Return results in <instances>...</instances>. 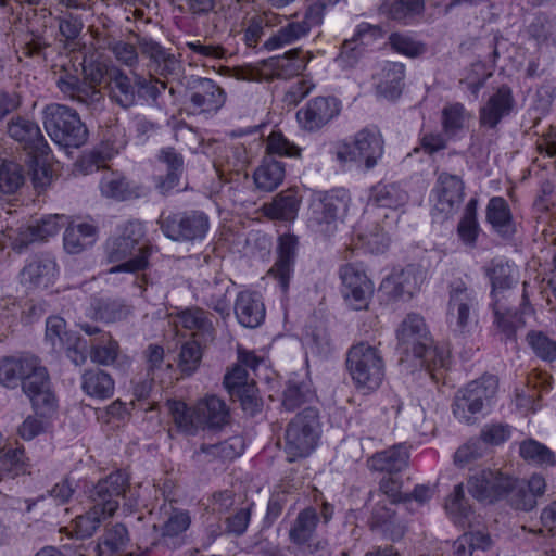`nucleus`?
Here are the masks:
<instances>
[{
	"mask_svg": "<svg viewBox=\"0 0 556 556\" xmlns=\"http://www.w3.org/2000/svg\"><path fill=\"white\" fill-rule=\"evenodd\" d=\"M34 415L26 417L17 428V434L24 441H31L36 437L46 433L52 426L58 404L54 393L51 391V404L36 406L30 403Z\"/></svg>",
	"mask_w": 556,
	"mask_h": 556,
	"instance_id": "4be33fe9",
	"label": "nucleus"
},
{
	"mask_svg": "<svg viewBox=\"0 0 556 556\" xmlns=\"http://www.w3.org/2000/svg\"><path fill=\"white\" fill-rule=\"evenodd\" d=\"M162 161L166 164L167 176L166 179L157 185L161 192L165 193L174 189L179 181V169L182 165L181 157L173 150H165L162 152Z\"/></svg>",
	"mask_w": 556,
	"mask_h": 556,
	"instance_id": "5fc2aeb1",
	"label": "nucleus"
},
{
	"mask_svg": "<svg viewBox=\"0 0 556 556\" xmlns=\"http://www.w3.org/2000/svg\"><path fill=\"white\" fill-rule=\"evenodd\" d=\"M511 430L507 425L491 424L483 427L481 438L484 443L498 445L509 439Z\"/></svg>",
	"mask_w": 556,
	"mask_h": 556,
	"instance_id": "0e129e2a",
	"label": "nucleus"
},
{
	"mask_svg": "<svg viewBox=\"0 0 556 556\" xmlns=\"http://www.w3.org/2000/svg\"><path fill=\"white\" fill-rule=\"evenodd\" d=\"M490 544V538L482 532L465 533L454 543V556H471L473 549H486Z\"/></svg>",
	"mask_w": 556,
	"mask_h": 556,
	"instance_id": "864d4df0",
	"label": "nucleus"
},
{
	"mask_svg": "<svg viewBox=\"0 0 556 556\" xmlns=\"http://www.w3.org/2000/svg\"><path fill=\"white\" fill-rule=\"evenodd\" d=\"M203 341L204 340L193 339L182 345L178 363L182 372L189 375L198 368L202 357L201 342Z\"/></svg>",
	"mask_w": 556,
	"mask_h": 556,
	"instance_id": "4d7b16f0",
	"label": "nucleus"
},
{
	"mask_svg": "<svg viewBox=\"0 0 556 556\" xmlns=\"http://www.w3.org/2000/svg\"><path fill=\"white\" fill-rule=\"evenodd\" d=\"M0 384L7 389H16L21 384L24 394L36 406L51 404V384L48 372L34 356L1 357Z\"/></svg>",
	"mask_w": 556,
	"mask_h": 556,
	"instance_id": "7ed1b4c3",
	"label": "nucleus"
},
{
	"mask_svg": "<svg viewBox=\"0 0 556 556\" xmlns=\"http://www.w3.org/2000/svg\"><path fill=\"white\" fill-rule=\"evenodd\" d=\"M422 7V0H386L382 4V9L396 20L419 13Z\"/></svg>",
	"mask_w": 556,
	"mask_h": 556,
	"instance_id": "bf43d9fd",
	"label": "nucleus"
},
{
	"mask_svg": "<svg viewBox=\"0 0 556 556\" xmlns=\"http://www.w3.org/2000/svg\"><path fill=\"white\" fill-rule=\"evenodd\" d=\"M101 193L106 198L125 200L131 195L128 184L117 173H105L100 182Z\"/></svg>",
	"mask_w": 556,
	"mask_h": 556,
	"instance_id": "603ef678",
	"label": "nucleus"
},
{
	"mask_svg": "<svg viewBox=\"0 0 556 556\" xmlns=\"http://www.w3.org/2000/svg\"><path fill=\"white\" fill-rule=\"evenodd\" d=\"M162 521L154 523L153 528L160 530L164 536H177L185 532L191 522V518L186 510L175 508L172 504H166L161 508Z\"/></svg>",
	"mask_w": 556,
	"mask_h": 556,
	"instance_id": "72a5a7b5",
	"label": "nucleus"
},
{
	"mask_svg": "<svg viewBox=\"0 0 556 556\" xmlns=\"http://www.w3.org/2000/svg\"><path fill=\"white\" fill-rule=\"evenodd\" d=\"M498 381L485 376L469 383L455 400L454 416L464 424H473L492 412L497 402Z\"/></svg>",
	"mask_w": 556,
	"mask_h": 556,
	"instance_id": "6e6552de",
	"label": "nucleus"
},
{
	"mask_svg": "<svg viewBox=\"0 0 556 556\" xmlns=\"http://www.w3.org/2000/svg\"><path fill=\"white\" fill-rule=\"evenodd\" d=\"M9 136L18 141L29 152L47 153L48 143L45 141L39 126L26 118L16 117L8 124Z\"/></svg>",
	"mask_w": 556,
	"mask_h": 556,
	"instance_id": "b1692460",
	"label": "nucleus"
},
{
	"mask_svg": "<svg viewBox=\"0 0 556 556\" xmlns=\"http://www.w3.org/2000/svg\"><path fill=\"white\" fill-rule=\"evenodd\" d=\"M56 276V263L48 256L30 261L21 274L23 282L40 288H46L53 283Z\"/></svg>",
	"mask_w": 556,
	"mask_h": 556,
	"instance_id": "c756f323",
	"label": "nucleus"
},
{
	"mask_svg": "<svg viewBox=\"0 0 556 556\" xmlns=\"http://www.w3.org/2000/svg\"><path fill=\"white\" fill-rule=\"evenodd\" d=\"M29 459L23 446L3 448L0 453V477L14 478L29 471Z\"/></svg>",
	"mask_w": 556,
	"mask_h": 556,
	"instance_id": "4c0bfd02",
	"label": "nucleus"
},
{
	"mask_svg": "<svg viewBox=\"0 0 556 556\" xmlns=\"http://www.w3.org/2000/svg\"><path fill=\"white\" fill-rule=\"evenodd\" d=\"M65 320L59 316H51L46 323V341L53 350L65 349L67 356L75 365L86 362L88 343L86 340L68 333L65 330Z\"/></svg>",
	"mask_w": 556,
	"mask_h": 556,
	"instance_id": "dca6fc26",
	"label": "nucleus"
},
{
	"mask_svg": "<svg viewBox=\"0 0 556 556\" xmlns=\"http://www.w3.org/2000/svg\"><path fill=\"white\" fill-rule=\"evenodd\" d=\"M126 483L127 477L121 471L99 481L91 495L93 506L75 519L71 534L78 539L91 536L100 523L116 511L118 497L125 494Z\"/></svg>",
	"mask_w": 556,
	"mask_h": 556,
	"instance_id": "20e7f679",
	"label": "nucleus"
},
{
	"mask_svg": "<svg viewBox=\"0 0 556 556\" xmlns=\"http://www.w3.org/2000/svg\"><path fill=\"white\" fill-rule=\"evenodd\" d=\"M464 198V184L456 175L442 173L431 192L434 215L450 217L457 212Z\"/></svg>",
	"mask_w": 556,
	"mask_h": 556,
	"instance_id": "2eb2a0df",
	"label": "nucleus"
},
{
	"mask_svg": "<svg viewBox=\"0 0 556 556\" xmlns=\"http://www.w3.org/2000/svg\"><path fill=\"white\" fill-rule=\"evenodd\" d=\"M127 542L126 528L116 525L105 533L102 542L97 546L98 556H117Z\"/></svg>",
	"mask_w": 556,
	"mask_h": 556,
	"instance_id": "09e8293b",
	"label": "nucleus"
},
{
	"mask_svg": "<svg viewBox=\"0 0 556 556\" xmlns=\"http://www.w3.org/2000/svg\"><path fill=\"white\" fill-rule=\"evenodd\" d=\"M144 235V227L140 222H130L122 232L106 243V255L110 262H122L110 269L109 274L136 273L146 268L149 251L140 242Z\"/></svg>",
	"mask_w": 556,
	"mask_h": 556,
	"instance_id": "423d86ee",
	"label": "nucleus"
},
{
	"mask_svg": "<svg viewBox=\"0 0 556 556\" xmlns=\"http://www.w3.org/2000/svg\"><path fill=\"white\" fill-rule=\"evenodd\" d=\"M477 201L471 199L465 208L464 215L457 227L460 241L468 247H473L479 236V224L476 218Z\"/></svg>",
	"mask_w": 556,
	"mask_h": 556,
	"instance_id": "de8ad7c7",
	"label": "nucleus"
},
{
	"mask_svg": "<svg viewBox=\"0 0 556 556\" xmlns=\"http://www.w3.org/2000/svg\"><path fill=\"white\" fill-rule=\"evenodd\" d=\"M83 391L90 397L105 400L114 393V381L103 370L93 369L84 372L81 381Z\"/></svg>",
	"mask_w": 556,
	"mask_h": 556,
	"instance_id": "e433bc0d",
	"label": "nucleus"
},
{
	"mask_svg": "<svg viewBox=\"0 0 556 556\" xmlns=\"http://www.w3.org/2000/svg\"><path fill=\"white\" fill-rule=\"evenodd\" d=\"M519 453L529 464L544 468L556 466V455L547 446L533 439L523 441L520 444Z\"/></svg>",
	"mask_w": 556,
	"mask_h": 556,
	"instance_id": "ea45409f",
	"label": "nucleus"
},
{
	"mask_svg": "<svg viewBox=\"0 0 556 556\" xmlns=\"http://www.w3.org/2000/svg\"><path fill=\"white\" fill-rule=\"evenodd\" d=\"M348 369L358 389L376 390L384 377V365L378 350L365 342L353 345L348 355Z\"/></svg>",
	"mask_w": 556,
	"mask_h": 556,
	"instance_id": "9b49d317",
	"label": "nucleus"
},
{
	"mask_svg": "<svg viewBox=\"0 0 556 556\" xmlns=\"http://www.w3.org/2000/svg\"><path fill=\"white\" fill-rule=\"evenodd\" d=\"M471 306L472 300L467 290H455L451 294L447 324L453 332L463 334L469 331L473 324Z\"/></svg>",
	"mask_w": 556,
	"mask_h": 556,
	"instance_id": "a878e982",
	"label": "nucleus"
},
{
	"mask_svg": "<svg viewBox=\"0 0 556 556\" xmlns=\"http://www.w3.org/2000/svg\"><path fill=\"white\" fill-rule=\"evenodd\" d=\"M299 210V199L292 192L278 195L271 203L264 205L266 216L273 219L292 220Z\"/></svg>",
	"mask_w": 556,
	"mask_h": 556,
	"instance_id": "79ce46f5",
	"label": "nucleus"
},
{
	"mask_svg": "<svg viewBox=\"0 0 556 556\" xmlns=\"http://www.w3.org/2000/svg\"><path fill=\"white\" fill-rule=\"evenodd\" d=\"M319 438L317 412L306 408L291 421L286 431V453L293 462L308 456L316 447Z\"/></svg>",
	"mask_w": 556,
	"mask_h": 556,
	"instance_id": "f8f14e48",
	"label": "nucleus"
},
{
	"mask_svg": "<svg viewBox=\"0 0 556 556\" xmlns=\"http://www.w3.org/2000/svg\"><path fill=\"white\" fill-rule=\"evenodd\" d=\"M528 341L534 353L543 359H556V342L542 333H531Z\"/></svg>",
	"mask_w": 556,
	"mask_h": 556,
	"instance_id": "680f3d73",
	"label": "nucleus"
},
{
	"mask_svg": "<svg viewBox=\"0 0 556 556\" xmlns=\"http://www.w3.org/2000/svg\"><path fill=\"white\" fill-rule=\"evenodd\" d=\"M208 230V219L203 213H193L179 220H167L163 232L173 240H202Z\"/></svg>",
	"mask_w": 556,
	"mask_h": 556,
	"instance_id": "aec40b11",
	"label": "nucleus"
},
{
	"mask_svg": "<svg viewBox=\"0 0 556 556\" xmlns=\"http://www.w3.org/2000/svg\"><path fill=\"white\" fill-rule=\"evenodd\" d=\"M90 344L92 345L90 353L92 362L110 365L116 359L118 345L112 340L111 336L103 333L99 339L91 341Z\"/></svg>",
	"mask_w": 556,
	"mask_h": 556,
	"instance_id": "3c124183",
	"label": "nucleus"
},
{
	"mask_svg": "<svg viewBox=\"0 0 556 556\" xmlns=\"http://www.w3.org/2000/svg\"><path fill=\"white\" fill-rule=\"evenodd\" d=\"M342 111V102L333 97H316L308 101L296 113L300 126L306 130H317L338 117Z\"/></svg>",
	"mask_w": 556,
	"mask_h": 556,
	"instance_id": "f3484780",
	"label": "nucleus"
},
{
	"mask_svg": "<svg viewBox=\"0 0 556 556\" xmlns=\"http://www.w3.org/2000/svg\"><path fill=\"white\" fill-rule=\"evenodd\" d=\"M96 227L81 222L70 225L64 232V249L70 254H78L96 241Z\"/></svg>",
	"mask_w": 556,
	"mask_h": 556,
	"instance_id": "2f4dec72",
	"label": "nucleus"
},
{
	"mask_svg": "<svg viewBox=\"0 0 556 556\" xmlns=\"http://www.w3.org/2000/svg\"><path fill=\"white\" fill-rule=\"evenodd\" d=\"M28 154L30 156L29 167L34 186L36 188H46L53 179L50 149L48 148L47 153L42 155L37 151L29 152Z\"/></svg>",
	"mask_w": 556,
	"mask_h": 556,
	"instance_id": "c03bdc74",
	"label": "nucleus"
},
{
	"mask_svg": "<svg viewBox=\"0 0 556 556\" xmlns=\"http://www.w3.org/2000/svg\"><path fill=\"white\" fill-rule=\"evenodd\" d=\"M23 184L22 167L13 161L0 160V191L14 193Z\"/></svg>",
	"mask_w": 556,
	"mask_h": 556,
	"instance_id": "8fccbe9b",
	"label": "nucleus"
},
{
	"mask_svg": "<svg viewBox=\"0 0 556 556\" xmlns=\"http://www.w3.org/2000/svg\"><path fill=\"white\" fill-rule=\"evenodd\" d=\"M488 275L492 283L493 296L510 288L517 281L515 267L503 260L494 261L488 268Z\"/></svg>",
	"mask_w": 556,
	"mask_h": 556,
	"instance_id": "37998d69",
	"label": "nucleus"
},
{
	"mask_svg": "<svg viewBox=\"0 0 556 556\" xmlns=\"http://www.w3.org/2000/svg\"><path fill=\"white\" fill-rule=\"evenodd\" d=\"M392 47L402 54L416 56L424 51V47L407 36L394 34L390 37Z\"/></svg>",
	"mask_w": 556,
	"mask_h": 556,
	"instance_id": "338daca9",
	"label": "nucleus"
},
{
	"mask_svg": "<svg viewBox=\"0 0 556 556\" xmlns=\"http://www.w3.org/2000/svg\"><path fill=\"white\" fill-rule=\"evenodd\" d=\"M425 280V270L415 266H408L405 269L393 271L383 279L381 290L391 298L406 299L418 291Z\"/></svg>",
	"mask_w": 556,
	"mask_h": 556,
	"instance_id": "6ab92c4d",
	"label": "nucleus"
},
{
	"mask_svg": "<svg viewBox=\"0 0 556 556\" xmlns=\"http://www.w3.org/2000/svg\"><path fill=\"white\" fill-rule=\"evenodd\" d=\"M384 152V142L377 129H363L350 141L341 142L336 148V159L357 168L375 167Z\"/></svg>",
	"mask_w": 556,
	"mask_h": 556,
	"instance_id": "9d476101",
	"label": "nucleus"
},
{
	"mask_svg": "<svg viewBox=\"0 0 556 556\" xmlns=\"http://www.w3.org/2000/svg\"><path fill=\"white\" fill-rule=\"evenodd\" d=\"M229 394L240 401L242 408L249 414H255L261 407L257 389L247 370L241 366L233 367L224 379Z\"/></svg>",
	"mask_w": 556,
	"mask_h": 556,
	"instance_id": "a211bd4d",
	"label": "nucleus"
},
{
	"mask_svg": "<svg viewBox=\"0 0 556 556\" xmlns=\"http://www.w3.org/2000/svg\"><path fill=\"white\" fill-rule=\"evenodd\" d=\"M147 361L153 379L162 378V374L172 368V364L164 361L163 349L157 345H152L148 349Z\"/></svg>",
	"mask_w": 556,
	"mask_h": 556,
	"instance_id": "e2e57ef3",
	"label": "nucleus"
},
{
	"mask_svg": "<svg viewBox=\"0 0 556 556\" xmlns=\"http://www.w3.org/2000/svg\"><path fill=\"white\" fill-rule=\"evenodd\" d=\"M176 328H184L191 332L193 339L207 340L211 337L212 324L201 309H185L173 316Z\"/></svg>",
	"mask_w": 556,
	"mask_h": 556,
	"instance_id": "7c9ffc66",
	"label": "nucleus"
},
{
	"mask_svg": "<svg viewBox=\"0 0 556 556\" xmlns=\"http://www.w3.org/2000/svg\"><path fill=\"white\" fill-rule=\"evenodd\" d=\"M66 224V217L63 215H49L36 225L28 226L22 231L13 243V248L21 250L28 243L43 241L59 233Z\"/></svg>",
	"mask_w": 556,
	"mask_h": 556,
	"instance_id": "bb28decb",
	"label": "nucleus"
},
{
	"mask_svg": "<svg viewBox=\"0 0 556 556\" xmlns=\"http://www.w3.org/2000/svg\"><path fill=\"white\" fill-rule=\"evenodd\" d=\"M126 415L127 407L121 401H115L106 408L97 410V418L105 424L124 419Z\"/></svg>",
	"mask_w": 556,
	"mask_h": 556,
	"instance_id": "774afa93",
	"label": "nucleus"
},
{
	"mask_svg": "<svg viewBox=\"0 0 556 556\" xmlns=\"http://www.w3.org/2000/svg\"><path fill=\"white\" fill-rule=\"evenodd\" d=\"M486 218L497 232L508 235L513 231L511 214L503 198L494 197L489 201Z\"/></svg>",
	"mask_w": 556,
	"mask_h": 556,
	"instance_id": "a19ab883",
	"label": "nucleus"
},
{
	"mask_svg": "<svg viewBox=\"0 0 556 556\" xmlns=\"http://www.w3.org/2000/svg\"><path fill=\"white\" fill-rule=\"evenodd\" d=\"M224 93L211 79H201L191 96V103L200 112H211L224 103Z\"/></svg>",
	"mask_w": 556,
	"mask_h": 556,
	"instance_id": "473e14b6",
	"label": "nucleus"
},
{
	"mask_svg": "<svg viewBox=\"0 0 556 556\" xmlns=\"http://www.w3.org/2000/svg\"><path fill=\"white\" fill-rule=\"evenodd\" d=\"M167 406L176 427L190 434L205 427H222L227 422L229 416L225 402L215 395L204 396L197 402L193 408L177 400L168 401Z\"/></svg>",
	"mask_w": 556,
	"mask_h": 556,
	"instance_id": "39448f33",
	"label": "nucleus"
},
{
	"mask_svg": "<svg viewBox=\"0 0 556 556\" xmlns=\"http://www.w3.org/2000/svg\"><path fill=\"white\" fill-rule=\"evenodd\" d=\"M321 23L319 8H309L302 22L289 23L265 42L268 50H276L305 36L309 29Z\"/></svg>",
	"mask_w": 556,
	"mask_h": 556,
	"instance_id": "5701e85b",
	"label": "nucleus"
},
{
	"mask_svg": "<svg viewBox=\"0 0 556 556\" xmlns=\"http://www.w3.org/2000/svg\"><path fill=\"white\" fill-rule=\"evenodd\" d=\"M469 119L470 114L462 104L445 106L442 112V126L445 135L450 138L457 136L464 130Z\"/></svg>",
	"mask_w": 556,
	"mask_h": 556,
	"instance_id": "49530a36",
	"label": "nucleus"
},
{
	"mask_svg": "<svg viewBox=\"0 0 556 556\" xmlns=\"http://www.w3.org/2000/svg\"><path fill=\"white\" fill-rule=\"evenodd\" d=\"M85 80L89 86H78L74 77L61 78L59 80L60 89L71 98L80 102L92 104L101 100L100 90L97 85L106 84L110 79V70L101 63L85 64L83 67Z\"/></svg>",
	"mask_w": 556,
	"mask_h": 556,
	"instance_id": "4468645a",
	"label": "nucleus"
},
{
	"mask_svg": "<svg viewBox=\"0 0 556 556\" xmlns=\"http://www.w3.org/2000/svg\"><path fill=\"white\" fill-rule=\"evenodd\" d=\"M514 481L497 471L482 470L469 480V492L480 502H493L511 489L513 502L517 508L530 510L536 505V498L544 494L546 483L540 475H533L528 481L513 489Z\"/></svg>",
	"mask_w": 556,
	"mask_h": 556,
	"instance_id": "f03ea898",
	"label": "nucleus"
},
{
	"mask_svg": "<svg viewBox=\"0 0 556 556\" xmlns=\"http://www.w3.org/2000/svg\"><path fill=\"white\" fill-rule=\"evenodd\" d=\"M444 507L448 516L455 522H462L464 519L468 517L470 506L468 505L464 496V490L462 484L455 486L453 493L445 501Z\"/></svg>",
	"mask_w": 556,
	"mask_h": 556,
	"instance_id": "13d9d810",
	"label": "nucleus"
},
{
	"mask_svg": "<svg viewBox=\"0 0 556 556\" xmlns=\"http://www.w3.org/2000/svg\"><path fill=\"white\" fill-rule=\"evenodd\" d=\"M382 36L379 27L372 26L367 23H362L357 26L356 39L345 41L342 46V50L337 58L336 62L342 68H349L354 66L359 56L358 42L359 45H368L370 40L377 39Z\"/></svg>",
	"mask_w": 556,
	"mask_h": 556,
	"instance_id": "cd10ccee",
	"label": "nucleus"
},
{
	"mask_svg": "<svg viewBox=\"0 0 556 556\" xmlns=\"http://www.w3.org/2000/svg\"><path fill=\"white\" fill-rule=\"evenodd\" d=\"M296 244L298 241L294 236H281L278 242L277 260L267 274L268 277H271L278 282L283 293L288 291L290 279L293 274Z\"/></svg>",
	"mask_w": 556,
	"mask_h": 556,
	"instance_id": "412c9836",
	"label": "nucleus"
},
{
	"mask_svg": "<svg viewBox=\"0 0 556 556\" xmlns=\"http://www.w3.org/2000/svg\"><path fill=\"white\" fill-rule=\"evenodd\" d=\"M489 76L490 73L485 65L482 63H476L464 78L463 84H465L472 93H477Z\"/></svg>",
	"mask_w": 556,
	"mask_h": 556,
	"instance_id": "69168bd1",
	"label": "nucleus"
},
{
	"mask_svg": "<svg viewBox=\"0 0 556 556\" xmlns=\"http://www.w3.org/2000/svg\"><path fill=\"white\" fill-rule=\"evenodd\" d=\"M407 200L406 193L395 185L378 184L368 190L367 205L359 222L354 227L353 236L362 248L372 253L382 252L389 239L384 233V226L379 225L380 219L395 220V213L390 216L387 208H397Z\"/></svg>",
	"mask_w": 556,
	"mask_h": 556,
	"instance_id": "f257e3e1",
	"label": "nucleus"
},
{
	"mask_svg": "<svg viewBox=\"0 0 556 556\" xmlns=\"http://www.w3.org/2000/svg\"><path fill=\"white\" fill-rule=\"evenodd\" d=\"M404 75V66L402 64H387L383 68V77L377 84V92L388 100L397 98L402 90Z\"/></svg>",
	"mask_w": 556,
	"mask_h": 556,
	"instance_id": "58836bf2",
	"label": "nucleus"
},
{
	"mask_svg": "<svg viewBox=\"0 0 556 556\" xmlns=\"http://www.w3.org/2000/svg\"><path fill=\"white\" fill-rule=\"evenodd\" d=\"M253 178L257 189L273 191L285 178V166L281 162L268 155L255 169Z\"/></svg>",
	"mask_w": 556,
	"mask_h": 556,
	"instance_id": "f704fd0d",
	"label": "nucleus"
},
{
	"mask_svg": "<svg viewBox=\"0 0 556 556\" xmlns=\"http://www.w3.org/2000/svg\"><path fill=\"white\" fill-rule=\"evenodd\" d=\"M408 452L404 445H396L389 450L376 453L368 466L378 471L397 472L407 466Z\"/></svg>",
	"mask_w": 556,
	"mask_h": 556,
	"instance_id": "c9c22d12",
	"label": "nucleus"
},
{
	"mask_svg": "<svg viewBox=\"0 0 556 556\" xmlns=\"http://www.w3.org/2000/svg\"><path fill=\"white\" fill-rule=\"evenodd\" d=\"M399 345L406 354H413L420 364L431 369L444 367L446 358L442 351L432 345L424 318L417 314H408L397 329Z\"/></svg>",
	"mask_w": 556,
	"mask_h": 556,
	"instance_id": "0eeeda50",
	"label": "nucleus"
},
{
	"mask_svg": "<svg viewBox=\"0 0 556 556\" xmlns=\"http://www.w3.org/2000/svg\"><path fill=\"white\" fill-rule=\"evenodd\" d=\"M269 154L294 157L300 155V149L291 143L281 132L273 131L266 144Z\"/></svg>",
	"mask_w": 556,
	"mask_h": 556,
	"instance_id": "052dcab7",
	"label": "nucleus"
},
{
	"mask_svg": "<svg viewBox=\"0 0 556 556\" xmlns=\"http://www.w3.org/2000/svg\"><path fill=\"white\" fill-rule=\"evenodd\" d=\"M317 523V515L314 509H305L303 510L294 525V527L290 531V538L295 543H304L306 542Z\"/></svg>",
	"mask_w": 556,
	"mask_h": 556,
	"instance_id": "6e6d98bb",
	"label": "nucleus"
},
{
	"mask_svg": "<svg viewBox=\"0 0 556 556\" xmlns=\"http://www.w3.org/2000/svg\"><path fill=\"white\" fill-rule=\"evenodd\" d=\"M43 126L51 140L60 147L78 148L87 140V129L79 116L65 105L53 103L43 111Z\"/></svg>",
	"mask_w": 556,
	"mask_h": 556,
	"instance_id": "1a4fd4ad",
	"label": "nucleus"
},
{
	"mask_svg": "<svg viewBox=\"0 0 556 556\" xmlns=\"http://www.w3.org/2000/svg\"><path fill=\"white\" fill-rule=\"evenodd\" d=\"M108 87L112 94V98L116 100L122 106H129L135 100V89L130 84L128 77H126L118 70H110V79Z\"/></svg>",
	"mask_w": 556,
	"mask_h": 556,
	"instance_id": "a18cd8bd",
	"label": "nucleus"
},
{
	"mask_svg": "<svg viewBox=\"0 0 556 556\" xmlns=\"http://www.w3.org/2000/svg\"><path fill=\"white\" fill-rule=\"evenodd\" d=\"M513 105L514 102L510 89L506 87L500 88L481 108V124L486 127L496 126L502 118L511 112Z\"/></svg>",
	"mask_w": 556,
	"mask_h": 556,
	"instance_id": "c85d7f7f",
	"label": "nucleus"
},
{
	"mask_svg": "<svg viewBox=\"0 0 556 556\" xmlns=\"http://www.w3.org/2000/svg\"><path fill=\"white\" fill-rule=\"evenodd\" d=\"M235 314L240 325L247 328H255L265 318V306L257 292L241 291L235 303Z\"/></svg>",
	"mask_w": 556,
	"mask_h": 556,
	"instance_id": "393cba45",
	"label": "nucleus"
},
{
	"mask_svg": "<svg viewBox=\"0 0 556 556\" xmlns=\"http://www.w3.org/2000/svg\"><path fill=\"white\" fill-rule=\"evenodd\" d=\"M340 293L344 304L353 311L367 309L375 285L362 265L346 264L340 269Z\"/></svg>",
	"mask_w": 556,
	"mask_h": 556,
	"instance_id": "ddd939ff",
	"label": "nucleus"
}]
</instances>
